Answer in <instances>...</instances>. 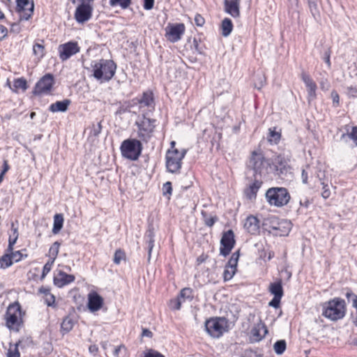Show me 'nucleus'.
<instances>
[{
  "mask_svg": "<svg viewBox=\"0 0 357 357\" xmlns=\"http://www.w3.org/2000/svg\"><path fill=\"white\" fill-rule=\"evenodd\" d=\"M349 137L354 141V143L357 146V126L352 127L351 132L349 134Z\"/></svg>",
  "mask_w": 357,
  "mask_h": 357,
  "instance_id": "57",
  "label": "nucleus"
},
{
  "mask_svg": "<svg viewBox=\"0 0 357 357\" xmlns=\"http://www.w3.org/2000/svg\"><path fill=\"white\" fill-rule=\"evenodd\" d=\"M7 33V29L3 25H0V40L3 39L6 36Z\"/></svg>",
  "mask_w": 357,
  "mask_h": 357,
  "instance_id": "62",
  "label": "nucleus"
},
{
  "mask_svg": "<svg viewBox=\"0 0 357 357\" xmlns=\"http://www.w3.org/2000/svg\"><path fill=\"white\" fill-rule=\"evenodd\" d=\"M75 277L73 275L67 274L63 271H59L54 277V284L59 288L73 282Z\"/></svg>",
  "mask_w": 357,
  "mask_h": 357,
  "instance_id": "18",
  "label": "nucleus"
},
{
  "mask_svg": "<svg viewBox=\"0 0 357 357\" xmlns=\"http://www.w3.org/2000/svg\"><path fill=\"white\" fill-rule=\"evenodd\" d=\"M236 271V269L230 268V267H227V266H225V268L223 272L224 280L228 281L231 280L234 277Z\"/></svg>",
  "mask_w": 357,
  "mask_h": 357,
  "instance_id": "45",
  "label": "nucleus"
},
{
  "mask_svg": "<svg viewBox=\"0 0 357 357\" xmlns=\"http://www.w3.org/2000/svg\"><path fill=\"white\" fill-rule=\"evenodd\" d=\"M268 141L277 144L280 139L281 134L275 130V128H269Z\"/></svg>",
  "mask_w": 357,
  "mask_h": 357,
  "instance_id": "37",
  "label": "nucleus"
},
{
  "mask_svg": "<svg viewBox=\"0 0 357 357\" xmlns=\"http://www.w3.org/2000/svg\"><path fill=\"white\" fill-rule=\"evenodd\" d=\"M33 0H20L16 3L15 10L20 16V20H28L33 13Z\"/></svg>",
  "mask_w": 357,
  "mask_h": 357,
  "instance_id": "12",
  "label": "nucleus"
},
{
  "mask_svg": "<svg viewBox=\"0 0 357 357\" xmlns=\"http://www.w3.org/2000/svg\"><path fill=\"white\" fill-rule=\"evenodd\" d=\"M345 93L349 98H356L357 88L353 86H347L345 87Z\"/></svg>",
  "mask_w": 357,
  "mask_h": 357,
  "instance_id": "51",
  "label": "nucleus"
},
{
  "mask_svg": "<svg viewBox=\"0 0 357 357\" xmlns=\"http://www.w3.org/2000/svg\"><path fill=\"white\" fill-rule=\"evenodd\" d=\"M126 259V253L121 249H118L115 251L114 255V263L115 264H119L122 260Z\"/></svg>",
  "mask_w": 357,
  "mask_h": 357,
  "instance_id": "41",
  "label": "nucleus"
},
{
  "mask_svg": "<svg viewBox=\"0 0 357 357\" xmlns=\"http://www.w3.org/2000/svg\"><path fill=\"white\" fill-rule=\"evenodd\" d=\"M262 181L257 178L245 190V194L249 199H255L257 192L262 185Z\"/></svg>",
  "mask_w": 357,
  "mask_h": 357,
  "instance_id": "24",
  "label": "nucleus"
},
{
  "mask_svg": "<svg viewBox=\"0 0 357 357\" xmlns=\"http://www.w3.org/2000/svg\"><path fill=\"white\" fill-rule=\"evenodd\" d=\"M201 214L203 217L204 225L207 227H213L214 224L218 220L217 215H208L207 212L204 211H202Z\"/></svg>",
  "mask_w": 357,
  "mask_h": 357,
  "instance_id": "32",
  "label": "nucleus"
},
{
  "mask_svg": "<svg viewBox=\"0 0 357 357\" xmlns=\"http://www.w3.org/2000/svg\"><path fill=\"white\" fill-rule=\"evenodd\" d=\"M192 290L190 288H183L180 291V294L178 297L180 298V300L181 298H192Z\"/></svg>",
  "mask_w": 357,
  "mask_h": 357,
  "instance_id": "47",
  "label": "nucleus"
},
{
  "mask_svg": "<svg viewBox=\"0 0 357 357\" xmlns=\"http://www.w3.org/2000/svg\"><path fill=\"white\" fill-rule=\"evenodd\" d=\"M169 307L174 310H180L181 307V301L180 300V298L177 297L176 298L172 299L170 301Z\"/></svg>",
  "mask_w": 357,
  "mask_h": 357,
  "instance_id": "50",
  "label": "nucleus"
},
{
  "mask_svg": "<svg viewBox=\"0 0 357 357\" xmlns=\"http://www.w3.org/2000/svg\"><path fill=\"white\" fill-rule=\"evenodd\" d=\"M55 302V296L51 293L45 296V303L47 306H53Z\"/></svg>",
  "mask_w": 357,
  "mask_h": 357,
  "instance_id": "58",
  "label": "nucleus"
},
{
  "mask_svg": "<svg viewBox=\"0 0 357 357\" xmlns=\"http://www.w3.org/2000/svg\"><path fill=\"white\" fill-rule=\"evenodd\" d=\"M13 86L16 89H22L26 90L27 89V82L24 78H18L15 80Z\"/></svg>",
  "mask_w": 357,
  "mask_h": 357,
  "instance_id": "44",
  "label": "nucleus"
},
{
  "mask_svg": "<svg viewBox=\"0 0 357 357\" xmlns=\"http://www.w3.org/2000/svg\"><path fill=\"white\" fill-rule=\"evenodd\" d=\"M92 13V8L87 3H82L78 6L75 13V18L78 23H84L88 21Z\"/></svg>",
  "mask_w": 357,
  "mask_h": 357,
  "instance_id": "15",
  "label": "nucleus"
},
{
  "mask_svg": "<svg viewBox=\"0 0 357 357\" xmlns=\"http://www.w3.org/2000/svg\"><path fill=\"white\" fill-rule=\"evenodd\" d=\"M70 103L71 100L69 99H64L62 101H56L50 105L49 110L52 112H65L68 110Z\"/></svg>",
  "mask_w": 357,
  "mask_h": 357,
  "instance_id": "26",
  "label": "nucleus"
},
{
  "mask_svg": "<svg viewBox=\"0 0 357 357\" xmlns=\"http://www.w3.org/2000/svg\"><path fill=\"white\" fill-rule=\"evenodd\" d=\"M321 184L322 185V192H321V197L324 199H328L331 195V190L328 188V183H325V181H321Z\"/></svg>",
  "mask_w": 357,
  "mask_h": 357,
  "instance_id": "49",
  "label": "nucleus"
},
{
  "mask_svg": "<svg viewBox=\"0 0 357 357\" xmlns=\"http://www.w3.org/2000/svg\"><path fill=\"white\" fill-rule=\"evenodd\" d=\"M253 82L255 87L257 89H261L266 83V78L264 73L259 70L256 72L253 77Z\"/></svg>",
  "mask_w": 357,
  "mask_h": 357,
  "instance_id": "28",
  "label": "nucleus"
},
{
  "mask_svg": "<svg viewBox=\"0 0 357 357\" xmlns=\"http://www.w3.org/2000/svg\"><path fill=\"white\" fill-rule=\"evenodd\" d=\"M239 256V250L234 252L225 266L230 267V268L236 269Z\"/></svg>",
  "mask_w": 357,
  "mask_h": 357,
  "instance_id": "34",
  "label": "nucleus"
},
{
  "mask_svg": "<svg viewBox=\"0 0 357 357\" xmlns=\"http://www.w3.org/2000/svg\"><path fill=\"white\" fill-rule=\"evenodd\" d=\"M55 260L52 259H50L48 260V261L44 265L43 268V272H42V275L40 276V280H43L45 276L47 275V274L51 271L52 269V266L54 264Z\"/></svg>",
  "mask_w": 357,
  "mask_h": 357,
  "instance_id": "43",
  "label": "nucleus"
},
{
  "mask_svg": "<svg viewBox=\"0 0 357 357\" xmlns=\"http://www.w3.org/2000/svg\"><path fill=\"white\" fill-rule=\"evenodd\" d=\"M137 101L140 107H154L155 106L153 93L150 90L144 91Z\"/></svg>",
  "mask_w": 357,
  "mask_h": 357,
  "instance_id": "23",
  "label": "nucleus"
},
{
  "mask_svg": "<svg viewBox=\"0 0 357 357\" xmlns=\"http://www.w3.org/2000/svg\"><path fill=\"white\" fill-rule=\"evenodd\" d=\"M80 50L77 42L70 41L64 44L60 45L58 47L59 56L61 60L68 59L73 55L76 54Z\"/></svg>",
  "mask_w": 357,
  "mask_h": 357,
  "instance_id": "13",
  "label": "nucleus"
},
{
  "mask_svg": "<svg viewBox=\"0 0 357 357\" xmlns=\"http://www.w3.org/2000/svg\"><path fill=\"white\" fill-rule=\"evenodd\" d=\"M142 336L151 338L153 337V333L148 328H143L142 333Z\"/></svg>",
  "mask_w": 357,
  "mask_h": 357,
  "instance_id": "63",
  "label": "nucleus"
},
{
  "mask_svg": "<svg viewBox=\"0 0 357 357\" xmlns=\"http://www.w3.org/2000/svg\"><path fill=\"white\" fill-rule=\"evenodd\" d=\"M195 22L197 26H202L205 22V20L201 15L197 14L195 17Z\"/></svg>",
  "mask_w": 357,
  "mask_h": 357,
  "instance_id": "60",
  "label": "nucleus"
},
{
  "mask_svg": "<svg viewBox=\"0 0 357 357\" xmlns=\"http://www.w3.org/2000/svg\"><path fill=\"white\" fill-rule=\"evenodd\" d=\"M266 222L276 224V226H272V229L277 231V234L280 236H287L291 229V222L287 220H281L273 216L266 219Z\"/></svg>",
  "mask_w": 357,
  "mask_h": 357,
  "instance_id": "14",
  "label": "nucleus"
},
{
  "mask_svg": "<svg viewBox=\"0 0 357 357\" xmlns=\"http://www.w3.org/2000/svg\"><path fill=\"white\" fill-rule=\"evenodd\" d=\"M63 216L61 213H56L54 216V224L52 228V233L54 234H58L63 227Z\"/></svg>",
  "mask_w": 357,
  "mask_h": 357,
  "instance_id": "29",
  "label": "nucleus"
},
{
  "mask_svg": "<svg viewBox=\"0 0 357 357\" xmlns=\"http://www.w3.org/2000/svg\"><path fill=\"white\" fill-rule=\"evenodd\" d=\"M89 351L91 354L96 356L98 351V347L96 344L90 345Z\"/></svg>",
  "mask_w": 357,
  "mask_h": 357,
  "instance_id": "64",
  "label": "nucleus"
},
{
  "mask_svg": "<svg viewBox=\"0 0 357 357\" xmlns=\"http://www.w3.org/2000/svg\"><path fill=\"white\" fill-rule=\"evenodd\" d=\"M54 84V77L52 74H46L36 83L33 93L34 95L49 93Z\"/></svg>",
  "mask_w": 357,
  "mask_h": 357,
  "instance_id": "10",
  "label": "nucleus"
},
{
  "mask_svg": "<svg viewBox=\"0 0 357 357\" xmlns=\"http://www.w3.org/2000/svg\"><path fill=\"white\" fill-rule=\"evenodd\" d=\"M236 244L235 235L232 229L222 233L220 240V254L223 257L229 255Z\"/></svg>",
  "mask_w": 357,
  "mask_h": 357,
  "instance_id": "9",
  "label": "nucleus"
},
{
  "mask_svg": "<svg viewBox=\"0 0 357 357\" xmlns=\"http://www.w3.org/2000/svg\"><path fill=\"white\" fill-rule=\"evenodd\" d=\"M155 122V119L147 118L144 114L142 115V119L135 122L137 127V137L140 140L148 142L151 139L156 126Z\"/></svg>",
  "mask_w": 357,
  "mask_h": 357,
  "instance_id": "5",
  "label": "nucleus"
},
{
  "mask_svg": "<svg viewBox=\"0 0 357 357\" xmlns=\"http://www.w3.org/2000/svg\"><path fill=\"white\" fill-rule=\"evenodd\" d=\"M12 259L9 252H6L0 258V266L1 268H6L10 267L13 264Z\"/></svg>",
  "mask_w": 357,
  "mask_h": 357,
  "instance_id": "35",
  "label": "nucleus"
},
{
  "mask_svg": "<svg viewBox=\"0 0 357 357\" xmlns=\"http://www.w3.org/2000/svg\"><path fill=\"white\" fill-rule=\"evenodd\" d=\"M155 234H154V229L152 226H149V229L146 231L144 239L148 244V260L149 261L151 259V255L152 250L154 247V242H155Z\"/></svg>",
  "mask_w": 357,
  "mask_h": 357,
  "instance_id": "25",
  "label": "nucleus"
},
{
  "mask_svg": "<svg viewBox=\"0 0 357 357\" xmlns=\"http://www.w3.org/2000/svg\"><path fill=\"white\" fill-rule=\"evenodd\" d=\"M22 309L18 302H15L7 308L6 313V324L9 329H16L18 328L22 321Z\"/></svg>",
  "mask_w": 357,
  "mask_h": 357,
  "instance_id": "7",
  "label": "nucleus"
},
{
  "mask_svg": "<svg viewBox=\"0 0 357 357\" xmlns=\"http://www.w3.org/2000/svg\"><path fill=\"white\" fill-rule=\"evenodd\" d=\"M17 345L15 346V348L13 350L11 349H8L7 353V357H20V354L17 349Z\"/></svg>",
  "mask_w": 357,
  "mask_h": 357,
  "instance_id": "59",
  "label": "nucleus"
},
{
  "mask_svg": "<svg viewBox=\"0 0 357 357\" xmlns=\"http://www.w3.org/2000/svg\"><path fill=\"white\" fill-rule=\"evenodd\" d=\"M221 27L222 35L225 37L228 36L231 33L233 29L231 20L229 18L224 19L222 22Z\"/></svg>",
  "mask_w": 357,
  "mask_h": 357,
  "instance_id": "31",
  "label": "nucleus"
},
{
  "mask_svg": "<svg viewBox=\"0 0 357 357\" xmlns=\"http://www.w3.org/2000/svg\"><path fill=\"white\" fill-rule=\"evenodd\" d=\"M143 146L141 141L137 139H125L120 147L122 156L133 161L139 158Z\"/></svg>",
  "mask_w": 357,
  "mask_h": 357,
  "instance_id": "4",
  "label": "nucleus"
},
{
  "mask_svg": "<svg viewBox=\"0 0 357 357\" xmlns=\"http://www.w3.org/2000/svg\"><path fill=\"white\" fill-rule=\"evenodd\" d=\"M270 165L268 160L266 159L260 151H253L249 159L248 167L252 169L256 174L261 175L263 170Z\"/></svg>",
  "mask_w": 357,
  "mask_h": 357,
  "instance_id": "8",
  "label": "nucleus"
},
{
  "mask_svg": "<svg viewBox=\"0 0 357 357\" xmlns=\"http://www.w3.org/2000/svg\"><path fill=\"white\" fill-rule=\"evenodd\" d=\"M154 5V0H144V8L145 10H151Z\"/></svg>",
  "mask_w": 357,
  "mask_h": 357,
  "instance_id": "61",
  "label": "nucleus"
},
{
  "mask_svg": "<svg viewBox=\"0 0 357 357\" xmlns=\"http://www.w3.org/2000/svg\"><path fill=\"white\" fill-rule=\"evenodd\" d=\"M267 202L271 206L282 207L287 205L291 196L287 188L282 187H273L266 190L265 195Z\"/></svg>",
  "mask_w": 357,
  "mask_h": 357,
  "instance_id": "2",
  "label": "nucleus"
},
{
  "mask_svg": "<svg viewBox=\"0 0 357 357\" xmlns=\"http://www.w3.org/2000/svg\"><path fill=\"white\" fill-rule=\"evenodd\" d=\"M109 3L112 7L119 6L122 9H127L131 4V0H109Z\"/></svg>",
  "mask_w": 357,
  "mask_h": 357,
  "instance_id": "38",
  "label": "nucleus"
},
{
  "mask_svg": "<svg viewBox=\"0 0 357 357\" xmlns=\"http://www.w3.org/2000/svg\"><path fill=\"white\" fill-rule=\"evenodd\" d=\"M187 151L182 149L179 151L177 149H169L166 153V167L168 172L177 173L181 168L182 160L184 158Z\"/></svg>",
  "mask_w": 357,
  "mask_h": 357,
  "instance_id": "6",
  "label": "nucleus"
},
{
  "mask_svg": "<svg viewBox=\"0 0 357 357\" xmlns=\"http://www.w3.org/2000/svg\"><path fill=\"white\" fill-rule=\"evenodd\" d=\"M286 347L287 343L284 340H278L273 345L274 351L278 355L282 354L284 352Z\"/></svg>",
  "mask_w": 357,
  "mask_h": 357,
  "instance_id": "33",
  "label": "nucleus"
},
{
  "mask_svg": "<svg viewBox=\"0 0 357 357\" xmlns=\"http://www.w3.org/2000/svg\"><path fill=\"white\" fill-rule=\"evenodd\" d=\"M301 79L307 88L309 100L314 99L316 98V91L317 89L316 83L309 75H307L304 72L301 74Z\"/></svg>",
  "mask_w": 357,
  "mask_h": 357,
  "instance_id": "20",
  "label": "nucleus"
},
{
  "mask_svg": "<svg viewBox=\"0 0 357 357\" xmlns=\"http://www.w3.org/2000/svg\"><path fill=\"white\" fill-rule=\"evenodd\" d=\"M268 289L271 294L273 295V296L282 297L284 295L281 280H278L275 282L271 283Z\"/></svg>",
  "mask_w": 357,
  "mask_h": 357,
  "instance_id": "27",
  "label": "nucleus"
},
{
  "mask_svg": "<svg viewBox=\"0 0 357 357\" xmlns=\"http://www.w3.org/2000/svg\"><path fill=\"white\" fill-rule=\"evenodd\" d=\"M268 333L267 327L264 324L259 323L251 330V335L256 342L260 341Z\"/></svg>",
  "mask_w": 357,
  "mask_h": 357,
  "instance_id": "22",
  "label": "nucleus"
},
{
  "mask_svg": "<svg viewBox=\"0 0 357 357\" xmlns=\"http://www.w3.org/2000/svg\"><path fill=\"white\" fill-rule=\"evenodd\" d=\"M73 326L74 322L73 319L69 317H66L63 319L61 324V332L63 335L66 334L73 329Z\"/></svg>",
  "mask_w": 357,
  "mask_h": 357,
  "instance_id": "30",
  "label": "nucleus"
},
{
  "mask_svg": "<svg viewBox=\"0 0 357 357\" xmlns=\"http://www.w3.org/2000/svg\"><path fill=\"white\" fill-rule=\"evenodd\" d=\"M116 68H93V77L100 83L109 81L115 74Z\"/></svg>",
  "mask_w": 357,
  "mask_h": 357,
  "instance_id": "17",
  "label": "nucleus"
},
{
  "mask_svg": "<svg viewBox=\"0 0 357 357\" xmlns=\"http://www.w3.org/2000/svg\"><path fill=\"white\" fill-rule=\"evenodd\" d=\"M345 296L348 301L351 299L352 306L357 310V295L354 294L351 290H348L345 294Z\"/></svg>",
  "mask_w": 357,
  "mask_h": 357,
  "instance_id": "48",
  "label": "nucleus"
},
{
  "mask_svg": "<svg viewBox=\"0 0 357 357\" xmlns=\"http://www.w3.org/2000/svg\"><path fill=\"white\" fill-rule=\"evenodd\" d=\"M17 238H18L17 229H15L13 231V238H12L11 236L9 237L8 245L6 249V252H11L12 250H13V246L15 244V243L17 240Z\"/></svg>",
  "mask_w": 357,
  "mask_h": 357,
  "instance_id": "42",
  "label": "nucleus"
},
{
  "mask_svg": "<svg viewBox=\"0 0 357 357\" xmlns=\"http://www.w3.org/2000/svg\"><path fill=\"white\" fill-rule=\"evenodd\" d=\"M103 298L96 291H91L88 295L87 307L91 312L99 310L103 305Z\"/></svg>",
  "mask_w": 357,
  "mask_h": 357,
  "instance_id": "16",
  "label": "nucleus"
},
{
  "mask_svg": "<svg viewBox=\"0 0 357 357\" xmlns=\"http://www.w3.org/2000/svg\"><path fill=\"white\" fill-rule=\"evenodd\" d=\"M144 357H165L163 354L160 353L159 351L153 349H149L145 353Z\"/></svg>",
  "mask_w": 357,
  "mask_h": 357,
  "instance_id": "52",
  "label": "nucleus"
},
{
  "mask_svg": "<svg viewBox=\"0 0 357 357\" xmlns=\"http://www.w3.org/2000/svg\"><path fill=\"white\" fill-rule=\"evenodd\" d=\"M278 165H276L277 174L279 175L280 176H282L283 175L286 176L288 172L289 171V167L283 164L282 160H280L279 158L278 159Z\"/></svg>",
  "mask_w": 357,
  "mask_h": 357,
  "instance_id": "36",
  "label": "nucleus"
},
{
  "mask_svg": "<svg viewBox=\"0 0 357 357\" xmlns=\"http://www.w3.org/2000/svg\"><path fill=\"white\" fill-rule=\"evenodd\" d=\"M116 67L115 63L112 60L101 59L98 63H96L93 67Z\"/></svg>",
  "mask_w": 357,
  "mask_h": 357,
  "instance_id": "46",
  "label": "nucleus"
},
{
  "mask_svg": "<svg viewBox=\"0 0 357 357\" xmlns=\"http://www.w3.org/2000/svg\"><path fill=\"white\" fill-rule=\"evenodd\" d=\"M322 307V315L333 321L343 319L346 314V302L340 297L324 303Z\"/></svg>",
  "mask_w": 357,
  "mask_h": 357,
  "instance_id": "1",
  "label": "nucleus"
},
{
  "mask_svg": "<svg viewBox=\"0 0 357 357\" xmlns=\"http://www.w3.org/2000/svg\"><path fill=\"white\" fill-rule=\"evenodd\" d=\"M33 54L38 58H41L44 55L45 47L43 44L36 43L33 46Z\"/></svg>",
  "mask_w": 357,
  "mask_h": 357,
  "instance_id": "40",
  "label": "nucleus"
},
{
  "mask_svg": "<svg viewBox=\"0 0 357 357\" xmlns=\"http://www.w3.org/2000/svg\"><path fill=\"white\" fill-rule=\"evenodd\" d=\"M163 195L165 196L171 195L172 192V183L169 181L166 182L162 186Z\"/></svg>",
  "mask_w": 357,
  "mask_h": 357,
  "instance_id": "54",
  "label": "nucleus"
},
{
  "mask_svg": "<svg viewBox=\"0 0 357 357\" xmlns=\"http://www.w3.org/2000/svg\"><path fill=\"white\" fill-rule=\"evenodd\" d=\"M166 38L171 43L180 40L185 33V26L183 23L168 24L165 28Z\"/></svg>",
  "mask_w": 357,
  "mask_h": 357,
  "instance_id": "11",
  "label": "nucleus"
},
{
  "mask_svg": "<svg viewBox=\"0 0 357 357\" xmlns=\"http://www.w3.org/2000/svg\"><path fill=\"white\" fill-rule=\"evenodd\" d=\"M205 329L213 338H219L229 330L228 320L225 317H211L205 321Z\"/></svg>",
  "mask_w": 357,
  "mask_h": 357,
  "instance_id": "3",
  "label": "nucleus"
},
{
  "mask_svg": "<svg viewBox=\"0 0 357 357\" xmlns=\"http://www.w3.org/2000/svg\"><path fill=\"white\" fill-rule=\"evenodd\" d=\"M102 130V125L101 122L98 123L97 125H93V128L91 130V135L97 137L101 132Z\"/></svg>",
  "mask_w": 357,
  "mask_h": 357,
  "instance_id": "55",
  "label": "nucleus"
},
{
  "mask_svg": "<svg viewBox=\"0 0 357 357\" xmlns=\"http://www.w3.org/2000/svg\"><path fill=\"white\" fill-rule=\"evenodd\" d=\"M60 245H61V243H59L58 241H55L52 245V246L50 247V248L49 250L50 259H54V260L56 259V258L57 257L58 253H59V250Z\"/></svg>",
  "mask_w": 357,
  "mask_h": 357,
  "instance_id": "39",
  "label": "nucleus"
},
{
  "mask_svg": "<svg viewBox=\"0 0 357 357\" xmlns=\"http://www.w3.org/2000/svg\"><path fill=\"white\" fill-rule=\"evenodd\" d=\"M8 252L10 255V257L12 259L13 263L14 261L15 262L20 261L22 259V257H23V255L21 252V251L13 252V250H12L11 252Z\"/></svg>",
  "mask_w": 357,
  "mask_h": 357,
  "instance_id": "53",
  "label": "nucleus"
},
{
  "mask_svg": "<svg viewBox=\"0 0 357 357\" xmlns=\"http://www.w3.org/2000/svg\"><path fill=\"white\" fill-rule=\"evenodd\" d=\"M282 297H275L273 296V299L269 302V306H271L275 309L280 307V301Z\"/></svg>",
  "mask_w": 357,
  "mask_h": 357,
  "instance_id": "56",
  "label": "nucleus"
},
{
  "mask_svg": "<svg viewBox=\"0 0 357 357\" xmlns=\"http://www.w3.org/2000/svg\"><path fill=\"white\" fill-rule=\"evenodd\" d=\"M225 10L233 17H238L239 0H224Z\"/></svg>",
  "mask_w": 357,
  "mask_h": 357,
  "instance_id": "21",
  "label": "nucleus"
},
{
  "mask_svg": "<svg viewBox=\"0 0 357 357\" xmlns=\"http://www.w3.org/2000/svg\"><path fill=\"white\" fill-rule=\"evenodd\" d=\"M243 227L244 229L251 235H257L259 233V220L257 217L252 215H250L247 217Z\"/></svg>",
  "mask_w": 357,
  "mask_h": 357,
  "instance_id": "19",
  "label": "nucleus"
}]
</instances>
